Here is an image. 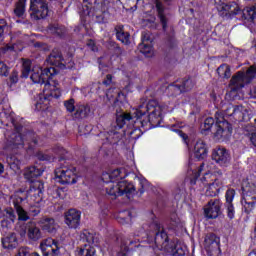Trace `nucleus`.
<instances>
[{
  "label": "nucleus",
  "instance_id": "obj_2",
  "mask_svg": "<svg viewBox=\"0 0 256 256\" xmlns=\"http://www.w3.org/2000/svg\"><path fill=\"white\" fill-rule=\"evenodd\" d=\"M165 108L159 105L157 101L151 100L147 104H142L134 112L121 113L116 118V128L123 129L127 123H138L141 127L151 129L153 125L161 121V115Z\"/></svg>",
  "mask_w": 256,
  "mask_h": 256
},
{
  "label": "nucleus",
  "instance_id": "obj_10",
  "mask_svg": "<svg viewBox=\"0 0 256 256\" xmlns=\"http://www.w3.org/2000/svg\"><path fill=\"white\" fill-rule=\"evenodd\" d=\"M233 133V128L229 122L225 121V116H221V113H216V132L214 137L217 141L229 139Z\"/></svg>",
  "mask_w": 256,
  "mask_h": 256
},
{
  "label": "nucleus",
  "instance_id": "obj_59",
  "mask_svg": "<svg viewBox=\"0 0 256 256\" xmlns=\"http://www.w3.org/2000/svg\"><path fill=\"white\" fill-rule=\"evenodd\" d=\"M250 141L252 145L256 148V134H252V136L250 137Z\"/></svg>",
  "mask_w": 256,
  "mask_h": 256
},
{
  "label": "nucleus",
  "instance_id": "obj_15",
  "mask_svg": "<svg viewBox=\"0 0 256 256\" xmlns=\"http://www.w3.org/2000/svg\"><path fill=\"white\" fill-rule=\"evenodd\" d=\"M212 159L220 167H229L231 164V154L223 147H218L213 150Z\"/></svg>",
  "mask_w": 256,
  "mask_h": 256
},
{
  "label": "nucleus",
  "instance_id": "obj_56",
  "mask_svg": "<svg viewBox=\"0 0 256 256\" xmlns=\"http://www.w3.org/2000/svg\"><path fill=\"white\" fill-rule=\"evenodd\" d=\"M140 185H142V189H145L149 183L147 182V179L140 178Z\"/></svg>",
  "mask_w": 256,
  "mask_h": 256
},
{
  "label": "nucleus",
  "instance_id": "obj_26",
  "mask_svg": "<svg viewBox=\"0 0 256 256\" xmlns=\"http://www.w3.org/2000/svg\"><path fill=\"white\" fill-rule=\"evenodd\" d=\"M41 175H43V170L35 166L26 168L24 171V177L27 181H33V179H37V177H41Z\"/></svg>",
  "mask_w": 256,
  "mask_h": 256
},
{
  "label": "nucleus",
  "instance_id": "obj_27",
  "mask_svg": "<svg viewBox=\"0 0 256 256\" xmlns=\"http://www.w3.org/2000/svg\"><path fill=\"white\" fill-rule=\"evenodd\" d=\"M147 38H142V43L139 45V50L142 55H145V57H153L155 54L153 50V46L151 44H148Z\"/></svg>",
  "mask_w": 256,
  "mask_h": 256
},
{
  "label": "nucleus",
  "instance_id": "obj_39",
  "mask_svg": "<svg viewBox=\"0 0 256 256\" xmlns=\"http://www.w3.org/2000/svg\"><path fill=\"white\" fill-rule=\"evenodd\" d=\"M66 32L67 29L63 26L53 25L50 27V33H54L55 35H59L60 37L62 35H65Z\"/></svg>",
  "mask_w": 256,
  "mask_h": 256
},
{
  "label": "nucleus",
  "instance_id": "obj_54",
  "mask_svg": "<svg viewBox=\"0 0 256 256\" xmlns=\"http://www.w3.org/2000/svg\"><path fill=\"white\" fill-rule=\"evenodd\" d=\"M169 89H170L171 91H178V93H181V91H183V90L181 89V86H179V85H171V86H169Z\"/></svg>",
  "mask_w": 256,
  "mask_h": 256
},
{
  "label": "nucleus",
  "instance_id": "obj_12",
  "mask_svg": "<svg viewBox=\"0 0 256 256\" xmlns=\"http://www.w3.org/2000/svg\"><path fill=\"white\" fill-rule=\"evenodd\" d=\"M20 237L29 239L30 241H39L43 237L41 228L35 222H28L20 225Z\"/></svg>",
  "mask_w": 256,
  "mask_h": 256
},
{
  "label": "nucleus",
  "instance_id": "obj_46",
  "mask_svg": "<svg viewBox=\"0 0 256 256\" xmlns=\"http://www.w3.org/2000/svg\"><path fill=\"white\" fill-rule=\"evenodd\" d=\"M233 199H235V190L229 189V190L226 192V203H227V204L233 203Z\"/></svg>",
  "mask_w": 256,
  "mask_h": 256
},
{
  "label": "nucleus",
  "instance_id": "obj_43",
  "mask_svg": "<svg viewBox=\"0 0 256 256\" xmlns=\"http://www.w3.org/2000/svg\"><path fill=\"white\" fill-rule=\"evenodd\" d=\"M47 61H48V63H50V65H59V61H61V56L60 55L51 54L48 57Z\"/></svg>",
  "mask_w": 256,
  "mask_h": 256
},
{
  "label": "nucleus",
  "instance_id": "obj_55",
  "mask_svg": "<svg viewBox=\"0 0 256 256\" xmlns=\"http://www.w3.org/2000/svg\"><path fill=\"white\" fill-rule=\"evenodd\" d=\"M113 81V77L111 75H107L106 79L103 81V85H109Z\"/></svg>",
  "mask_w": 256,
  "mask_h": 256
},
{
  "label": "nucleus",
  "instance_id": "obj_1",
  "mask_svg": "<svg viewBox=\"0 0 256 256\" xmlns=\"http://www.w3.org/2000/svg\"><path fill=\"white\" fill-rule=\"evenodd\" d=\"M57 75L55 67L41 68V66H34L30 76L33 83L44 85L43 93L36 98L35 108L36 111H47L49 109V102L51 97L59 99L61 97V89L59 84L53 80Z\"/></svg>",
  "mask_w": 256,
  "mask_h": 256
},
{
  "label": "nucleus",
  "instance_id": "obj_6",
  "mask_svg": "<svg viewBox=\"0 0 256 256\" xmlns=\"http://www.w3.org/2000/svg\"><path fill=\"white\" fill-rule=\"evenodd\" d=\"M55 181L61 185H75L79 181L77 168L71 165H61L55 170Z\"/></svg>",
  "mask_w": 256,
  "mask_h": 256
},
{
  "label": "nucleus",
  "instance_id": "obj_16",
  "mask_svg": "<svg viewBox=\"0 0 256 256\" xmlns=\"http://www.w3.org/2000/svg\"><path fill=\"white\" fill-rule=\"evenodd\" d=\"M64 223L69 229H79V226L81 225V213L79 210H68L64 214Z\"/></svg>",
  "mask_w": 256,
  "mask_h": 256
},
{
  "label": "nucleus",
  "instance_id": "obj_38",
  "mask_svg": "<svg viewBox=\"0 0 256 256\" xmlns=\"http://www.w3.org/2000/svg\"><path fill=\"white\" fill-rule=\"evenodd\" d=\"M12 148L19 149V147H23V136L21 134H16L15 137L12 138Z\"/></svg>",
  "mask_w": 256,
  "mask_h": 256
},
{
  "label": "nucleus",
  "instance_id": "obj_48",
  "mask_svg": "<svg viewBox=\"0 0 256 256\" xmlns=\"http://www.w3.org/2000/svg\"><path fill=\"white\" fill-rule=\"evenodd\" d=\"M0 75H2V77H7V75H9V67H7V65L1 61H0Z\"/></svg>",
  "mask_w": 256,
  "mask_h": 256
},
{
  "label": "nucleus",
  "instance_id": "obj_22",
  "mask_svg": "<svg viewBox=\"0 0 256 256\" xmlns=\"http://www.w3.org/2000/svg\"><path fill=\"white\" fill-rule=\"evenodd\" d=\"M154 5L156 7L158 18L160 19V23L162 25V29L164 31H167V23H169V13L167 12V9L163 7V4L159 2V0H154Z\"/></svg>",
  "mask_w": 256,
  "mask_h": 256
},
{
  "label": "nucleus",
  "instance_id": "obj_11",
  "mask_svg": "<svg viewBox=\"0 0 256 256\" xmlns=\"http://www.w3.org/2000/svg\"><path fill=\"white\" fill-rule=\"evenodd\" d=\"M49 15V6L45 0H30V17L34 21L45 19Z\"/></svg>",
  "mask_w": 256,
  "mask_h": 256
},
{
  "label": "nucleus",
  "instance_id": "obj_32",
  "mask_svg": "<svg viewBox=\"0 0 256 256\" xmlns=\"http://www.w3.org/2000/svg\"><path fill=\"white\" fill-rule=\"evenodd\" d=\"M27 5V0H19L16 4V8L14 9V13L16 17H23L25 13V7Z\"/></svg>",
  "mask_w": 256,
  "mask_h": 256
},
{
  "label": "nucleus",
  "instance_id": "obj_19",
  "mask_svg": "<svg viewBox=\"0 0 256 256\" xmlns=\"http://www.w3.org/2000/svg\"><path fill=\"white\" fill-rule=\"evenodd\" d=\"M40 249L45 256H55L59 253V243L53 238H47L40 243Z\"/></svg>",
  "mask_w": 256,
  "mask_h": 256
},
{
  "label": "nucleus",
  "instance_id": "obj_35",
  "mask_svg": "<svg viewBox=\"0 0 256 256\" xmlns=\"http://www.w3.org/2000/svg\"><path fill=\"white\" fill-rule=\"evenodd\" d=\"M7 162L10 166V169H12L13 171H19V169H21V161L17 159V157L12 156L8 158Z\"/></svg>",
  "mask_w": 256,
  "mask_h": 256
},
{
  "label": "nucleus",
  "instance_id": "obj_3",
  "mask_svg": "<svg viewBox=\"0 0 256 256\" xmlns=\"http://www.w3.org/2000/svg\"><path fill=\"white\" fill-rule=\"evenodd\" d=\"M124 169H115L108 172H104L101 179L104 183V189L108 195L112 197H121L126 195L127 198L131 199L135 195V186L132 183L125 181Z\"/></svg>",
  "mask_w": 256,
  "mask_h": 256
},
{
  "label": "nucleus",
  "instance_id": "obj_49",
  "mask_svg": "<svg viewBox=\"0 0 256 256\" xmlns=\"http://www.w3.org/2000/svg\"><path fill=\"white\" fill-rule=\"evenodd\" d=\"M227 213L229 219H233L235 217V208L233 207V204H227Z\"/></svg>",
  "mask_w": 256,
  "mask_h": 256
},
{
  "label": "nucleus",
  "instance_id": "obj_61",
  "mask_svg": "<svg viewBox=\"0 0 256 256\" xmlns=\"http://www.w3.org/2000/svg\"><path fill=\"white\" fill-rule=\"evenodd\" d=\"M33 215H39V209L30 210Z\"/></svg>",
  "mask_w": 256,
  "mask_h": 256
},
{
  "label": "nucleus",
  "instance_id": "obj_36",
  "mask_svg": "<svg viewBox=\"0 0 256 256\" xmlns=\"http://www.w3.org/2000/svg\"><path fill=\"white\" fill-rule=\"evenodd\" d=\"M131 219H132V216L129 211L119 213L118 221L119 223H122V225H125V223L127 224L131 223Z\"/></svg>",
  "mask_w": 256,
  "mask_h": 256
},
{
  "label": "nucleus",
  "instance_id": "obj_63",
  "mask_svg": "<svg viewBox=\"0 0 256 256\" xmlns=\"http://www.w3.org/2000/svg\"><path fill=\"white\" fill-rule=\"evenodd\" d=\"M41 159H42V161H51V158H49L47 156H43Z\"/></svg>",
  "mask_w": 256,
  "mask_h": 256
},
{
  "label": "nucleus",
  "instance_id": "obj_31",
  "mask_svg": "<svg viewBox=\"0 0 256 256\" xmlns=\"http://www.w3.org/2000/svg\"><path fill=\"white\" fill-rule=\"evenodd\" d=\"M242 15L244 19H246L247 21H253V19H255V16H256V5L251 7H246L242 11Z\"/></svg>",
  "mask_w": 256,
  "mask_h": 256
},
{
  "label": "nucleus",
  "instance_id": "obj_37",
  "mask_svg": "<svg viewBox=\"0 0 256 256\" xmlns=\"http://www.w3.org/2000/svg\"><path fill=\"white\" fill-rule=\"evenodd\" d=\"M143 22L148 27H155V15L151 13H144Z\"/></svg>",
  "mask_w": 256,
  "mask_h": 256
},
{
  "label": "nucleus",
  "instance_id": "obj_47",
  "mask_svg": "<svg viewBox=\"0 0 256 256\" xmlns=\"http://www.w3.org/2000/svg\"><path fill=\"white\" fill-rule=\"evenodd\" d=\"M64 105H65L67 111H69V113H73V111H75V100L70 99V100L66 101L64 103Z\"/></svg>",
  "mask_w": 256,
  "mask_h": 256
},
{
  "label": "nucleus",
  "instance_id": "obj_9",
  "mask_svg": "<svg viewBox=\"0 0 256 256\" xmlns=\"http://www.w3.org/2000/svg\"><path fill=\"white\" fill-rule=\"evenodd\" d=\"M256 77V67L251 66L246 73L238 72L237 75L233 76L229 88L232 93L239 91L242 87L245 86V83H251Z\"/></svg>",
  "mask_w": 256,
  "mask_h": 256
},
{
  "label": "nucleus",
  "instance_id": "obj_18",
  "mask_svg": "<svg viewBox=\"0 0 256 256\" xmlns=\"http://www.w3.org/2000/svg\"><path fill=\"white\" fill-rule=\"evenodd\" d=\"M249 112L243 106H229L224 113V117L234 116L236 121H247L249 119Z\"/></svg>",
  "mask_w": 256,
  "mask_h": 256
},
{
  "label": "nucleus",
  "instance_id": "obj_17",
  "mask_svg": "<svg viewBox=\"0 0 256 256\" xmlns=\"http://www.w3.org/2000/svg\"><path fill=\"white\" fill-rule=\"evenodd\" d=\"M25 194L23 192H18L11 197L12 203L16 209L19 221H28L29 213L23 209L19 204L23 203Z\"/></svg>",
  "mask_w": 256,
  "mask_h": 256
},
{
  "label": "nucleus",
  "instance_id": "obj_52",
  "mask_svg": "<svg viewBox=\"0 0 256 256\" xmlns=\"http://www.w3.org/2000/svg\"><path fill=\"white\" fill-rule=\"evenodd\" d=\"M55 153L56 155H65L67 151L63 147L58 146L57 149H55Z\"/></svg>",
  "mask_w": 256,
  "mask_h": 256
},
{
  "label": "nucleus",
  "instance_id": "obj_41",
  "mask_svg": "<svg viewBox=\"0 0 256 256\" xmlns=\"http://www.w3.org/2000/svg\"><path fill=\"white\" fill-rule=\"evenodd\" d=\"M5 215L8 219H10V221H15V212L13 211V209L9 208L6 210H0V219L1 217Z\"/></svg>",
  "mask_w": 256,
  "mask_h": 256
},
{
  "label": "nucleus",
  "instance_id": "obj_14",
  "mask_svg": "<svg viewBox=\"0 0 256 256\" xmlns=\"http://www.w3.org/2000/svg\"><path fill=\"white\" fill-rule=\"evenodd\" d=\"M221 239L215 234H208L204 240V248L208 255H221Z\"/></svg>",
  "mask_w": 256,
  "mask_h": 256
},
{
  "label": "nucleus",
  "instance_id": "obj_40",
  "mask_svg": "<svg viewBox=\"0 0 256 256\" xmlns=\"http://www.w3.org/2000/svg\"><path fill=\"white\" fill-rule=\"evenodd\" d=\"M89 106L81 105L79 108L76 110V117H87L89 115Z\"/></svg>",
  "mask_w": 256,
  "mask_h": 256
},
{
  "label": "nucleus",
  "instance_id": "obj_24",
  "mask_svg": "<svg viewBox=\"0 0 256 256\" xmlns=\"http://www.w3.org/2000/svg\"><path fill=\"white\" fill-rule=\"evenodd\" d=\"M39 225L43 231L46 233H55L57 231L59 225H57V222H55V219L53 218H42L39 221Z\"/></svg>",
  "mask_w": 256,
  "mask_h": 256
},
{
  "label": "nucleus",
  "instance_id": "obj_13",
  "mask_svg": "<svg viewBox=\"0 0 256 256\" xmlns=\"http://www.w3.org/2000/svg\"><path fill=\"white\" fill-rule=\"evenodd\" d=\"M214 3L220 15L233 17V15H239L241 13V8L235 2L225 3V0H214Z\"/></svg>",
  "mask_w": 256,
  "mask_h": 256
},
{
  "label": "nucleus",
  "instance_id": "obj_7",
  "mask_svg": "<svg viewBox=\"0 0 256 256\" xmlns=\"http://www.w3.org/2000/svg\"><path fill=\"white\" fill-rule=\"evenodd\" d=\"M256 186L247 181L242 183V207L244 213H253L256 205Z\"/></svg>",
  "mask_w": 256,
  "mask_h": 256
},
{
  "label": "nucleus",
  "instance_id": "obj_45",
  "mask_svg": "<svg viewBox=\"0 0 256 256\" xmlns=\"http://www.w3.org/2000/svg\"><path fill=\"white\" fill-rule=\"evenodd\" d=\"M129 253V247L127 246V242L122 241L120 245V251L118 252L119 256H125Z\"/></svg>",
  "mask_w": 256,
  "mask_h": 256
},
{
  "label": "nucleus",
  "instance_id": "obj_4",
  "mask_svg": "<svg viewBox=\"0 0 256 256\" xmlns=\"http://www.w3.org/2000/svg\"><path fill=\"white\" fill-rule=\"evenodd\" d=\"M151 229H154L152 235H155V245L160 251H166V253H174L175 256H185L187 253V246L185 244L177 243L175 248L173 244L169 243V237L167 232L163 230L159 222H154L151 224Z\"/></svg>",
  "mask_w": 256,
  "mask_h": 256
},
{
  "label": "nucleus",
  "instance_id": "obj_28",
  "mask_svg": "<svg viewBox=\"0 0 256 256\" xmlns=\"http://www.w3.org/2000/svg\"><path fill=\"white\" fill-rule=\"evenodd\" d=\"M106 97L108 99H111V97H114L115 101L117 103H126L127 102V96L123 92L115 91V89H110L106 93Z\"/></svg>",
  "mask_w": 256,
  "mask_h": 256
},
{
  "label": "nucleus",
  "instance_id": "obj_8",
  "mask_svg": "<svg viewBox=\"0 0 256 256\" xmlns=\"http://www.w3.org/2000/svg\"><path fill=\"white\" fill-rule=\"evenodd\" d=\"M80 239H82V241H86L87 244L79 249L78 255L95 256V247L99 245V235H97L93 231L84 230L80 234Z\"/></svg>",
  "mask_w": 256,
  "mask_h": 256
},
{
  "label": "nucleus",
  "instance_id": "obj_21",
  "mask_svg": "<svg viewBox=\"0 0 256 256\" xmlns=\"http://www.w3.org/2000/svg\"><path fill=\"white\" fill-rule=\"evenodd\" d=\"M191 159H196L197 161H201V159H205L207 157V144L203 142V140H198L195 143L194 149L190 155Z\"/></svg>",
  "mask_w": 256,
  "mask_h": 256
},
{
  "label": "nucleus",
  "instance_id": "obj_64",
  "mask_svg": "<svg viewBox=\"0 0 256 256\" xmlns=\"http://www.w3.org/2000/svg\"><path fill=\"white\" fill-rule=\"evenodd\" d=\"M103 67H105V65H103L101 62H99V69H103Z\"/></svg>",
  "mask_w": 256,
  "mask_h": 256
},
{
  "label": "nucleus",
  "instance_id": "obj_34",
  "mask_svg": "<svg viewBox=\"0 0 256 256\" xmlns=\"http://www.w3.org/2000/svg\"><path fill=\"white\" fill-rule=\"evenodd\" d=\"M29 73H31V60H23L21 77L27 79Z\"/></svg>",
  "mask_w": 256,
  "mask_h": 256
},
{
  "label": "nucleus",
  "instance_id": "obj_53",
  "mask_svg": "<svg viewBox=\"0 0 256 256\" xmlns=\"http://www.w3.org/2000/svg\"><path fill=\"white\" fill-rule=\"evenodd\" d=\"M183 87L186 90L191 89L193 87V85L191 84V80L188 79V80L184 81Z\"/></svg>",
  "mask_w": 256,
  "mask_h": 256
},
{
  "label": "nucleus",
  "instance_id": "obj_23",
  "mask_svg": "<svg viewBox=\"0 0 256 256\" xmlns=\"http://www.w3.org/2000/svg\"><path fill=\"white\" fill-rule=\"evenodd\" d=\"M223 185V178L216 176L204 191L209 197H215L216 195H219V191L223 189Z\"/></svg>",
  "mask_w": 256,
  "mask_h": 256
},
{
  "label": "nucleus",
  "instance_id": "obj_44",
  "mask_svg": "<svg viewBox=\"0 0 256 256\" xmlns=\"http://www.w3.org/2000/svg\"><path fill=\"white\" fill-rule=\"evenodd\" d=\"M121 1H127V0H121ZM129 3H133V6H130L129 8H126L127 11H135L137 9V5L141 3H145L147 0H128Z\"/></svg>",
  "mask_w": 256,
  "mask_h": 256
},
{
  "label": "nucleus",
  "instance_id": "obj_5",
  "mask_svg": "<svg viewBox=\"0 0 256 256\" xmlns=\"http://www.w3.org/2000/svg\"><path fill=\"white\" fill-rule=\"evenodd\" d=\"M213 164L205 166V164L200 165L196 170H192L190 173L191 185H200L202 191L211 185L212 181L217 177L213 174Z\"/></svg>",
  "mask_w": 256,
  "mask_h": 256
},
{
  "label": "nucleus",
  "instance_id": "obj_20",
  "mask_svg": "<svg viewBox=\"0 0 256 256\" xmlns=\"http://www.w3.org/2000/svg\"><path fill=\"white\" fill-rule=\"evenodd\" d=\"M221 213V201L211 200L204 209V215L207 219H217Z\"/></svg>",
  "mask_w": 256,
  "mask_h": 256
},
{
  "label": "nucleus",
  "instance_id": "obj_62",
  "mask_svg": "<svg viewBox=\"0 0 256 256\" xmlns=\"http://www.w3.org/2000/svg\"><path fill=\"white\" fill-rule=\"evenodd\" d=\"M5 171V167L3 166V164H0V175L1 173H3Z\"/></svg>",
  "mask_w": 256,
  "mask_h": 256
},
{
  "label": "nucleus",
  "instance_id": "obj_51",
  "mask_svg": "<svg viewBox=\"0 0 256 256\" xmlns=\"http://www.w3.org/2000/svg\"><path fill=\"white\" fill-rule=\"evenodd\" d=\"M7 27V22L4 19H0V37L3 35V31Z\"/></svg>",
  "mask_w": 256,
  "mask_h": 256
},
{
  "label": "nucleus",
  "instance_id": "obj_60",
  "mask_svg": "<svg viewBox=\"0 0 256 256\" xmlns=\"http://www.w3.org/2000/svg\"><path fill=\"white\" fill-rule=\"evenodd\" d=\"M88 47H90V49L92 51H95V42H93V40H91L89 43H88Z\"/></svg>",
  "mask_w": 256,
  "mask_h": 256
},
{
  "label": "nucleus",
  "instance_id": "obj_50",
  "mask_svg": "<svg viewBox=\"0 0 256 256\" xmlns=\"http://www.w3.org/2000/svg\"><path fill=\"white\" fill-rule=\"evenodd\" d=\"M9 80L12 85H15V83L19 81V73H17V71L12 72Z\"/></svg>",
  "mask_w": 256,
  "mask_h": 256
},
{
  "label": "nucleus",
  "instance_id": "obj_30",
  "mask_svg": "<svg viewBox=\"0 0 256 256\" xmlns=\"http://www.w3.org/2000/svg\"><path fill=\"white\" fill-rule=\"evenodd\" d=\"M116 37L118 41H121L124 45H129L131 36L125 32L122 27L116 28Z\"/></svg>",
  "mask_w": 256,
  "mask_h": 256
},
{
  "label": "nucleus",
  "instance_id": "obj_33",
  "mask_svg": "<svg viewBox=\"0 0 256 256\" xmlns=\"http://www.w3.org/2000/svg\"><path fill=\"white\" fill-rule=\"evenodd\" d=\"M217 73L219 77H222L223 79H229L231 77V68L227 64L221 65L217 69Z\"/></svg>",
  "mask_w": 256,
  "mask_h": 256
},
{
  "label": "nucleus",
  "instance_id": "obj_58",
  "mask_svg": "<svg viewBox=\"0 0 256 256\" xmlns=\"http://www.w3.org/2000/svg\"><path fill=\"white\" fill-rule=\"evenodd\" d=\"M91 13V8L89 6L84 5L83 6V15H89Z\"/></svg>",
  "mask_w": 256,
  "mask_h": 256
},
{
  "label": "nucleus",
  "instance_id": "obj_29",
  "mask_svg": "<svg viewBox=\"0 0 256 256\" xmlns=\"http://www.w3.org/2000/svg\"><path fill=\"white\" fill-rule=\"evenodd\" d=\"M2 245L4 249H15V247H17V236L15 234H10L3 238Z\"/></svg>",
  "mask_w": 256,
  "mask_h": 256
},
{
  "label": "nucleus",
  "instance_id": "obj_25",
  "mask_svg": "<svg viewBox=\"0 0 256 256\" xmlns=\"http://www.w3.org/2000/svg\"><path fill=\"white\" fill-rule=\"evenodd\" d=\"M34 186L37 188H30V193L33 194L32 201L36 202V204H39L43 200V183L37 181L34 183Z\"/></svg>",
  "mask_w": 256,
  "mask_h": 256
},
{
  "label": "nucleus",
  "instance_id": "obj_57",
  "mask_svg": "<svg viewBox=\"0 0 256 256\" xmlns=\"http://www.w3.org/2000/svg\"><path fill=\"white\" fill-rule=\"evenodd\" d=\"M176 133H178V135H180V137H182L183 141L185 143H187V134L182 133L181 130H176Z\"/></svg>",
  "mask_w": 256,
  "mask_h": 256
},
{
  "label": "nucleus",
  "instance_id": "obj_42",
  "mask_svg": "<svg viewBox=\"0 0 256 256\" xmlns=\"http://www.w3.org/2000/svg\"><path fill=\"white\" fill-rule=\"evenodd\" d=\"M215 124V120L212 117H208L205 119L203 125L201 126V128L204 131H209V129H211L213 127V125Z\"/></svg>",
  "mask_w": 256,
  "mask_h": 256
}]
</instances>
